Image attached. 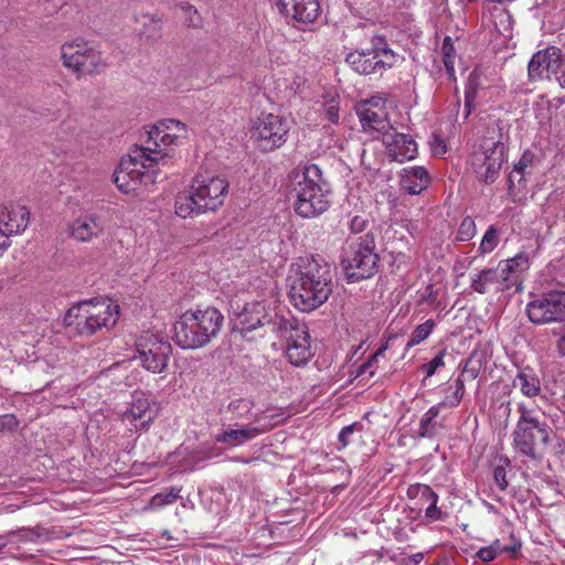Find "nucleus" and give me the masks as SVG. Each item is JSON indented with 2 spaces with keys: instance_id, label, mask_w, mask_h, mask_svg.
Here are the masks:
<instances>
[{
  "instance_id": "nucleus-46",
  "label": "nucleus",
  "mask_w": 565,
  "mask_h": 565,
  "mask_svg": "<svg viewBox=\"0 0 565 565\" xmlns=\"http://www.w3.org/2000/svg\"><path fill=\"white\" fill-rule=\"evenodd\" d=\"M324 116L332 124H337L339 121V102L335 98H332L330 102L326 103Z\"/></svg>"
},
{
  "instance_id": "nucleus-21",
  "label": "nucleus",
  "mask_w": 565,
  "mask_h": 565,
  "mask_svg": "<svg viewBox=\"0 0 565 565\" xmlns=\"http://www.w3.org/2000/svg\"><path fill=\"white\" fill-rule=\"evenodd\" d=\"M407 495L418 500L422 508L425 507V518L430 522L441 521L446 513L438 507L439 495L427 484H413L407 490Z\"/></svg>"
},
{
  "instance_id": "nucleus-49",
  "label": "nucleus",
  "mask_w": 565,
  "mask_h": 565,
  "mask_svg": "<svg viewBox=\"0 0 565 565\" xmlns=\"http://www.w3.org/2000/svg\"><path fill=\"white\" fill-rule=\"evenodd\" d=\"M552 334L557 337L555 350L561 358H565V324L552 330Z\"/></svg>"
},
{
  "instance_id": "nucleus-11",
  "label": "nucleus",
  "mask_w": 565,
  "mask_h": 565,
  "mask_svg": "<svg viewBox=\"0 0 565 565\" xmlns=\"http://www.w3.org/2000/svg\"><path fill=\"white\" fill-rule=\"evenodd\" d=\"M290 130L289 120L280 115L262 114L250 127V139L264 152L280 148Z\"/></svg>"
},
{
  "instance_id": "nucleus-37",
  "label": "nucleus",
  "mask_w": 565,
  "mask_h": 565,
  "mask_svg": "<svg viewBox=\"0 0 565 565\" xmlns=\"http://www.w3.org/2000/svg\"><path fill=\"white\" fill-rule=\"evenodd\" d=\"M435 327V322L433 320H427L422 324H418L415 330L413 331L411 339L407 342V347H414L419 343H422L424 340H426L429 334L431 333L433 329Z\"/></svg>"
},
{
  "instance_id": "nucleus-4",
  "label": "nucleus",
  "mask_w": 565,
  "mask_h": 565,
  "mask_svg": "<svg viewBox=\"0 0 565 565\" xmlns=\"http://www.w3.org/2000/svg\"><path fill=\"white\" fill-rule=\"evenodd\" d=\"M224 316L214 307L186 310L174 323L173 339L182 349L207 345L222 329Z\"/></svg>"
},
{
  "instance_id": "nucleus-57",
  "label": "nucleus",
  "mask_w": 565,
  "mask_h": 565,
  "mask_svg": "<svg viewBox=\"0 0 565 565\" xmlns=\"http://www.w3.org/2000/svg\"><path fill=\"white\" fill-rule=\"evenodd\" d=\"M9 237L2 232V228L0 227V255L3 254V252L9 246Z\"/></svg>"
},
{
  "instance_id": "nucleus-1",
  "label": "nucleus",
  "mask_w": 565,
  "mask_h": 565,
  "mask_svg": "<svg viewBox=\"0 0 565 565\" xmlns=\"http://www.w3.org/2000/svg\"><path fill=\"white\" fill-rule=\"evenodd\" d=\"M145 146H136L124 157L114 172V182L125 194L142 195L156 182L161 167L167 164L168 151L161 147L178 145L188 136L185 124L164 119L148 132Z\"/></svg>"
},
{
  "instance_id": "nucleus-51",
  "label": "nucleus",
  "mask_w": 565,
  "mask_h": 565,
  "mask_svg": "<svg viewBox=\"0 0 565 565\" xmlns=\"http://www.w3.org/2000/svg\"><path fill=\"white\" fill-rule=\"evenodd\" d=\"M141 23L147 26L148 24L151 26L149 31L143 30L142 33L147 36H153L154 33L159 30L160 20L156 19L152 14H142L140 17Z\"/></svg>"
},
{
  "instance_id": "nucleus-29",
  "label": "nucleus",
  "mask_w": 565,
  "mask_h": 565,
  "mask_svg": "<svg viewBox=\"0 0 565 565\" xmlns=\"http://www.w3.org/2000/svg\"><path fill=\"white\" fill-rule=\"evenodd\" d=\"M441 405L431 406L424 415L422 416L418 425L417 435L422 438H433L438 433V427H440L435 419L438 417L441 411Z\"/></svg>"
},
{
  "instance_id": "nucleus-40",
  "label": "nucleus",
  "mask_w": 565,
  "mask_h": 565,
  "mask_svg": "<svg viewBox=\"0 0 565 565\" xmlns=\"http://www.w3.org/2000/svg\"><path fill=\"white\" fill-rule=\"evenodd\" d=\"M544 54H546L545 64L547 65L548 76L551 74H556L562 66L561 51L558 49L552 46V47L544 50Z\"/></svg>"
},
{
  "instance_id": "nucleus-18",
  "label": "nucleus",
  "mask_w": 565,
  "mask_h": 565,
  "mask_svg": "<svg viewBox=\"0 0 565 565\" xmlns=\"http://www.w3.org/2000/svg\"><path fill=\"white\" fill-rule=\"evenodd\" d=\"M383 143L386 148L387 156L397 162L413 160L417 156V143L405 134L397 132L392 128L383 137Z\"/></svg>"
},
{
  "instance_id": "nucleus-53",
  "label": "nucleus",
  "mask_w": 565,
  "mask_h": 565,
  "mask_svg": "<svg viewBox=\"0 0 565 565\" xmlns=\"http://www.w3.org/2000/svg\"><path fill=\"white\" fill-rule=\"evenodd\" d=\"M429 145L434 156H443L447 151L446 143L439 136L434 135L429 141Z\"/></svg>"
},
{
  "instance_id": "nucleus-44",
  "label": "nucleus",
  "mask_w": 565,
  "mask_h": 565,
  "mask_svg": "<svg viewBox=\"0 0 565 565\" xmlns=\"http://www.w3.org/2000/svg\"><path fill=\"white\" fill-rule=\"evenodd\" d=\"M503 463L497 465L493 469L494 482L500 490H505L509 486L507 479V467L509 465L508 459L501 460Z\"/></svg>"
},
{
  "instance_id": "nucleus-6",
  "label": "nucleus",
  "mask_w": 565,
  "mask_h": 565,
  "mask_svg": "<svg viewBox=\"0 0 565 565\" xmlns=\"http://www.w3.org/2000/svg\"><path fill=\"white\" fill-rule=\"evenodd\" d=\"M119 318V306L109 299H92L71 307L64 323L70 333L92 335L98 330L114 327Z\"/></svg>"
},
{
  "instance_id": "nucleus-8",
  "label": "nucleus",
  "mask_w": 565,
  "mask_h": 565,
  "mask_svg": "<svg viewBox=\"0 0 565 565\" xmlns=\"http://www.w3.org/2000/svg\"><path fill=\"white\" fill-rule=\"evenodd\" d=\"M277 334L285 341V355L295 366L306 365L313 356L308 328L294 319H277Z\"/></svg>"
},
{
  "instance_id": "nucleus-20",
  "label": "nucleus",
  "mask_w": 565,
  "mask_h": 565,
  "mask_svg": "<svg viewBox=\"0 0 565 565\" xmlns=\"http://www.w3.org/2000/svg\"><path fill=\"white\" fill-rule=\"evenodd\" d=\"M280 12L299 24H308L320 14L318 0H278Z\"/></svg>"
},
{
  "instance_id": "nucleus-33",
  "label": "nucleus",
  "mask_w": 565,
  "mask_h": 565,
  "mask_svg": "<svg viewBox=\"0 0 565 565\" xmlns=\"http://www.w3.org/2000/svg\"><path fill=\"white\" fill-rule=\"evenodd\" d=\"M449 390L452 391L450 395H447L446 398L439 402L437 405H441L444 407H457L463 396L465 393V380L462 377H457L450 385Z\"/></svg>"
},
{
  "instance_id": "nucleus-2",
  "label": "nucleus",
  "mask_w": 565,
  "mask_h": 565,
  "mask_svg": "<svg viewBox=\"0 0 565 565\" xmlns=\"http://www.w3.org/2000/svg\"><path fill=\"white\" fill-rule=\"evenodd\" d=\"M289 298L303 312L323 305L332 291V275L328 263L320 257H300L289 271Z\"/></svg>"
},
{
  "instance_id": "nucleus-27",
  "label": "nucleus",
  "mask_w": 565,
  "mask_h": 565,
  "mask_svg": "<svg viewBox=\"0 0 565 565\" xmlns=\"http://www.w3.org/2000/svg\"><path fill=\"white\" fill-rule=\"evenodd\" d=\"M401 186L408 194H419L430 184V177L422 166L404 168L401 171Z\"/></svg>"
},
{
  "instance_id": "nucleus-14",
  "label": "nucleus",
  "mask_w": 565,
  "mask_h": 565,
  "mask_svg": "<svg viewBox=\"0 0 565 565\" xmlns=\"http://www.w3.org/2000/svg\"><path fill=\"white\" fill-rule=\"evenodd\" d=\"M529 320L534 324L565 321V291L552 290L526 305Z\"/></svg>"
},
{
  "instance_id": "nucleus-9",
  "label": "nucleus",
  "mask_w": 565,
  "mask_h": 565,
  "mask_svg": "<svg viewBox=\"0 0 565 565\" xmlns=\"http://www.w3.org/2000/svg\"><path fill=\"white\" fill-rule=\"evenodd\" d=\"M345 61L361 75L382 74L396 63L397 55L383 38H375L371 47L350 52Z\"/></svg>"
},
{
  "instance_id": "nucleus-15",
  "label": "nucleus",
  "mask_w": 565,
  "mask_h": 565,
  "mask_svg": "<svg viewBox=\"0 0 565 565\" xmlns=\"http://www.w3.org/2000/svg\"><path fill=\"white\" fill-rule=\"evenodd\" d=\"M137 350L145 369L152 373H161L168 365L172 347L168 341L147 333L138 340Z\"/></svg>"
},
{
  "instance_id": "nucleus-43",
  "label": "nucleus",
  "mask_w": 565,
  "mask_h": 565,
  "mask_svg": "<svg viewBox=\"0 0 565 565\" xmlns=\"http://www.w3.org/2000/svg\"><path fill=\"white\" fill-rule=\"evenodd\" d=\"M387 344L385 345H382L381 348H379L369 359L366 362H364L363 364H361L358 369V373L356 375L358 376H363L365 373H369V377L370 376H373L374 375V372L371 371L370 372V367L372 366L373 363H375L379 358L381 356H384V352L387 350Z\"/></svg>"
},
{
  "instance_id": "nucleus-58",
  "label": "nucleus",
  "mask_w": 565,
  "mask_h": 565,
  "mask_svg": "<svg viewBox=\"0 0 565 565\" xmlns=\"http://www.w3.org/2000/svg\"><path fill=\"white\" fill-rule=\"evenodd\" d=\"M505 547H507V550L504 552H508V551L515 552L518 550L515 546H513V547L505 546Z\"/></svg>"
},
{
  "instance_id": "nucleus-52",
  "label": "nucleus",
  "mask_w": 565,
  "mask_h": 565,
  "mask_svg": "<svg viewBox=\"0 0 565 565\" xmlns=\"http://www.w3.org/2000/svg\"><path fill=\"white\" fill-rule=\"evenodd\" d=\"M477 96V89L472 85V82L469 81L466 90H465V107L467 109V113L470 114L471 109L473 108V103Z\"/></svg>"
},
{
  "instance_id": "nucleus-55",
  "label": "nucleus",
  "mask_w": 565,
  "mask_h": 565,
  "mask_svg": "<svg viewBox=\"0 0 565 565\" xmlns=\"http://www.w3.org/2000/svg\"><path fill=\"white\" fill-rule=\"evenodd\" d=\"M366 225V220L363 216L355 215L350 221V230L353 233H361Z\"/></svg>"
},
{
  "instance_id": "nucleus-42",
  "label": "nucleus",
  "mask_w": 565,
  "mask_h": 565,
  "mask_svg": "<svg viewBox=\"0 0 565 565\" xmlns=\"http://www.w3.org/2000/svg\"><path fill=\"white\" fill-rule=\"evenodd\" d=\"M525 177L526 173L513 168L508 178L509 192L510 194H514V191H520L525 186Z\"/></svg>"
},
{
  "instance_id": "nucleus-25",
  "label": "nucleus",
  "mask_w": 565,
  "mask_h": 565,
  "mask_svg": "<svg viewBox=\"0 0 565 565\" xmlns=\"http://www.w3.org/2000/svg\"><path fill=\"white\" fill-rule=\"evenodd\" d=\"M470 288L477 294L484 295L490 291L501 292L508 290V285L501 281L499 271L494 267L471 273Z\"/></svg>"
},
{
  "instance_id": "nucleus-31",
  "label": "nucleus",
  "mask_w": 565,
  "mask_h": 565,
  "mask_svg": "<svg viewBox=\"0 0 565 565\" xmlns=\"http://www.w3.org/2000/svg\"><path fill=\"white\" fill-rule=\"evenodd\" d=\"M253 408L254 402L243 397L232 399L226 406L227 412L232 414V419L250 418Z\"/></svg>"
},
{
  "instance_id": "nucleus-12",
  "label": "nucleus",
  "mask_w": 565,
  "mask_h": 565,
  "mask_svg": "<svg viewBox=\"0 0 565 565\" xmlns=\"http://www.w3.org/2000/svg\"><path fill=\"white\" fill-rule=\"evenodd\" d=\"M505 160V146L500 140L486 139L480 151L471 156V167L477 179L484 183H493Z\"/></svg>"
},
{
  "instance_id": "nucleus-10",
  "label": "nucleus",
  "mask_w": 565,
  "mask_h": 565,
  "mask_svg": "<svg viewBox=\"0 0 565 565\" xmlns=\"http://www.w3.org/2000/svg\"><path fill=\"white\" fill-rule=\"evenodd\" d=\"M278 414L259 415L254 414L252 420L244 425H230L222 428L213 436L215 443L225 445L227 448L241 447L256 437L271 430L278 425Z\"/></svg>"
},
{
  "instance_id": "nucleus-56",
  "label": "nucleus",
  "mask_w": 565,
  "mask_h": 565,
  "mask_svg": "<svg viewBox=\"0 0 565 565\" xmlns=\"http://www.w3.org/2000/svg\"><path fill=\"white\" fill-rule=\"evenodd\" d=\"M533 160V156L531 153L525 152L519 162L514 166V168L527 173V168L531 167Z\"/></svg>"
},
{
  "instance_id": "nucleus-36",
  "label": "nucleus",
  "mask_w": 565,
  "mask_h": 565,
  "mask_svg": "<svg viewBox=\"0 0 565 565\" xmlns=\"http://www.w3.org/2000/svg\"><path fill=\"white\" fill-rule=\"evenodd\" d=\"M499 244V231L494 225H490L483 234L478 252L480 255H487L494 250Z\"/></svg>"
},
{
  "instance_id": "nucleus-35",
  "label": "nucleus",
  "mask_w": 565,
  "mask_h": 565,
  "mask_svg": "<svg viewBox=\"0 0 565 565\" xmlns=\"http://www.w3.org/2000/svg\"><path fill=\"white\" fill-rule=\"evenodd\" d=\"M181 488L171 487L168 490L154 494L150 501V505L153 509H160L162 507L174 503L180 497Z\"/></svg>"
},
{
  "instance_id": "nucleus-16",
  "label": "nucleus",
  "mask_w": 565,
  "mask_h": 565,
  "mask_svg": "<svg viewBox=\"0 0 565 565\" xmlns=\"http://www.w3.org/2000/svg\"><path fill=\"white\" fill-rule=\"evenodd\" d=\"M553 430L547 424L529 427H515L513 431L514 448L524 456L535 458L550 443Z\"/></svg>"
},
{
  "instance_id": "nucleus-41",
  "label": "nucleus",
  "mask_w": 565,
  "mask_h": 565,
  "mask_svg": "<svg viewBox=\"0 0 565 565\" xmlns=\"http://www.w3.org/2000/svg\"><path fill=\"white\" fill-rule=\"evenodd\" d=\"M507 547H502L499 540L494 541L491 545L481 547L477 552L478 558H480L482 562H491L495 558V556L502 552H504Z\"/></svg>"
},
{
  "instance_id": "nucleus-39",
  "label": "nucleus",
  "mask_w": 565,
  "mask_h": 565,
  "mask_svg": "<svg viewBox=\"0 0 565 565\" xmlns=\"http://www.w3.org/2000/svg\"><path fill=\"white\" fill-rule=\"evenodd\" d=\"M34 533L30 530L9 532L6 534V536H0V552L7 546L9 542H32L34 541Z\"/></svg>"
},
{
  "instance_id": "nucleus-3",
  "label": "nucleus",
  "mask_w": 565,
  "mask_h": 565,
  "mask_svg": "<svg viewBox=\"0 0 565 565\" xmlns=\"http://www.w3.org/2000/svg\"><path fill=\"white\" fill-rule=\"evenodd\" d=\"M228 183L225 179L211 173H198L189 191L175 198V214L186 218L196 214L214 212L223 205L227 195Z\"/></svg>"
},
{
  "instance_id": "nucleus-7",
  "label": "nucleus",
  "mask_w": 565,
  "mask_h": 565,
  "mask_svg": "<svg viewBox=\"0 0 565 565\" xmlns=\"http://www.w3.org/2000/svg\"><path fill=\"white\" fill-rule=\"evenodd\" d=\"M377 260L373 238L364 235L348 245L341 263L347 279L353 282L372 277L376 271Z\"/></svg>"
},
{
  "instance_id": "nucleus-34",
  "label": "nucleus",
  "mask_w": 565,
  "mask_h": 565,
  "mask_svg": "<svg viewBox=\"0 0 565 565\" xmlns=\"http://www.w3.org/2000/svg\"><path fill=\"white\" fill-rule=\"evenodd\" d=\"M441 57L443 63L445 65L446 72L450 78L455 77V60H456V51L454 47V42L450 36H446L444 39L441 45Z\"/></svg>"
},
{
  "instance_id": "nucleus-38",
  "label": "nucleus",
  "mask_w": 565,
  "mask_h": 565,
  "mask_svg": "<svg viewBox=\"0 0 565 565\" xmlns=\"http://www.w3.org/2000/svg\"><path fill=\"white\" fill-rule=\"evenodd\" d=\"M477 233L476 223L470 216H466L458 228L456 239L459 242H468L475 237Z\"/></svg>"
},
{
  "instance_id": "nucleus-48",
  "label": "nucleus",
  "mask_w": 565,
  "mask_h": 565,
  "mask_svg": "<svg viewBox=\"0 0 565 565\" xmlns=\"http://www.w3.org/2000/svg\"><path fill=\"white\" fill-rule=\"evenodd\" d=\"M444 356L445 352H439L431 361L423 365L427 377L433 376L436 371L444 365Z\"/></svg>"
},
{
  "instance_id": "nucleus-50",
  "label": "nucleus",
  "mask_w": 565,
  "mask_h": 565,
  "mask_svg": "<svg viewBox=\"0 0 565 565\" xmlns=\"http://www.w3.org/2000/svg\"><path fill=\"white\" fill-rule=\"evenodd\" d=\"M180 9L186 17L189 23L193 26H196L200 24V15L198 13V10L190 3L185 2L180 6Z\"/></svg>"
},
{
  "instance_id": "nucleus-47",
  "label": "nucleus",
  "mask_w": 565,
  "mask_h": 565,
  "mask_svg": "<svg viewBox=\"0 0 565 565\" xmlns=\"http://www.w3.org/2000/svg\"><path fill=\"white\" fill-rule=\"evenodd\" d=\"M18 426L19 420L13 414L0 415V433L13 431Z\"/></svg>"
},
{
  "instance_id": "nucleus-13",
  "label": "nucleus",
  "mask_w": 565,
  "mask_h": 565,
  "mask_svg": "<svg viewBox=\"0 0 565 565\" xmlns=\"http://www.w3.org/2000/svg\"><path fill=\"white\" fill-rule=\"evenodd\" d=\"M61 53L64 66L78 75L96 73L104 66L100 53L83 40L65 43Z\"/></svg>"
},
{
  "instance_id": "nucleus-45",
  "label": "nucleus",
  "mask_w": 565,
  "mask_h": 565,
  "mask_svg": "<svg viewBox=\"0 0 565 565\" xmlns=\"http://www.w3.org/2000/svg\"><path fill=\"white\" fill-rule=\"evenodd\" d=\"M480 367H481V364L479 361L475 360L472 356L469 358L463 366V370H462V373H461V376L462 377H466V379H469V380H475L478 377L479 373H480Z\"/></svg>"
},
{
  "instance_id": "nucleus-17",
  "label": "nucleus",
  "mask_w": 565,
  "mask_h": 565,
  "mask_svg": "<svg viewBox=\"0 0 565 565\" xmlns=\"http://www.w3.org/2000/svg\"><path fill=\"white\" fill-rule=\"evenodd\" d=\"M277 319L284 318L277 315H270L263 302L254 301L246 303L243 310L237 315L235 328L243 337H246L247 332L265 326L270 327L271 331L277 332Z\"/></svg>"
},
{
  "instance_id": "nucleus-5",
  "label": "nucleus",
  "mask_w": 565,
  "mask_h": 565,
  "mask_svg": "<svg viewBox=\"0 0 565 565\" xmlns=\"http://www.w3.org/2000/svg\"><path fill=\"white\" fill-rule=\"evenodd\" d=\"M295 211L305 218L316 217L330 206V186L321 169L313 163L300 167L295 173Z\"/></svg>"
},
{
  "instance_id": "nucleus-23",
  "label": "nucleus",
  "mask_w": 565,
  "mask_h": 565,
  "mask_svg": "<svg viewBox=\"0 0 565 565\" xmlns=\"http://www.w3.org/2000/svg\"><path fill=\"white\" fill-rule=\"evenodd\" d=\"M29 223V211L25 206L11 203L0 210V227L10 237L24 231Z\"/></svg>"
},
{
  "instance_id": "nucleus-24",
  "label": "nucleus",
  "mask_w": 565,
  "mask_h": 565,
  "mask_svg": "<svg viewBox=\"0 0 565 565\" xmlns=\"http://www.w3.org/2000/svg\"><path fill=\"white\" fill-rule=\"evenodd\" d=\"M358 115L360 118V122L365 132H375L377 138L382 135V138L386 132H388L393 127L390 125L386 115L381 109H374L370 107V102L365 103L358 109Z\"/></svg>"
},
{
  "instance_id": "nucleus-22",
  "label": "nucleus",
  "mask_w": 565,
  "mask_h": 565,
  "mask_svg": "<svg viewBox=\"0 0 565 565\" xmlns=\"http://www.w3.org/2000/svg\"><path fill=\"white\" fill-rule=\"evenodd\" d=\"M154 417L156 411L151 407L150 399L141 392L134 395L130 407L122 414V420L137 429L146 428Z\"/></svg>"
},
{
  "instance_id": "nucleus-54",
  "label": "nucleus",
  "mask_w": 565,
  "mask_h": 565,
  "mask_svg": "<svg viewBox=\"0 0 565 565\" xmlns=\"http://www.w3.org/2000/svg\"><path fill=\"white\" fill-rule=\"evenodd\" d=\"M356 429V424L348 425L343 427L338 436L339 443L342 445V447H347L351 441V436Z\"/></svg>"
},
{
  "instance_id": "nucleus-30",
  "label": "nucleus",
  "mask_w": 565,
  "mask_h": 565,
  "mask_svg": "<svg viewBox=\"0 0 565 565\" xmlns=\"http://www.w3.org/2000/svg\"><path fill=\"white\" fill-rule=\"evenodd\" d=\"M518 412L520 417L515 427H533L546 424L545 420L540 419V409L536 407H530L522 402L518 404Z\"/></svg>"
},
{
  "instance_id": "nucleus-19",
  "label": "nucleus",
  "mask_w": 565,
  "mask_h": 565,
  "mask_svg": "<svg viewBox=\"0 0 565 565\" xmlns=\"http://www.w3.org/2000/svg\"><path fill=\"white\" fill-rule=\"evenodd\" d=\"M105 230L103 217L94 212L78 215L70 225V236L77 242L87 243L99 237Z\"/></svg>"
},
{
  "instance_id": "nucleus-26",
  "label": "nucleus",
  "mask_w": 565,
  "mask_h": 565,
  "mask_svg": "<svg viewBox=\"0 0 565 565\" xmlns=\"http://www.w3.org/2000/svg\"><path fill=\"white\" fill-rule=\"evenodd\" d=\"M529 268V259L524 254H518L512 258L501 260L495 267L502 282L508 289L520 282L521 275Z\"/></svg>"
},
{
  "instance_id": "nucleus-32",
  "label": "nucleus",
  "mask_w": 565,
  "mask_h": 565,
  "mask_svg": "<svg viewBox=\"0 0 565 565\" xmlns=\"http://www.w3.org/2000/svg\"><path fill=\"white\" fill-rule=\"evenodd\" d=\"M545 62L546 54H544V51H540L532 56L527 67L529 76L532 81H539L548 77L547 65Z\"/></svg>"
},
{
  "instance_id": "nucleus-28",
  "label": "nucleus",
  "mask_w": 565,
  "mask_h": 565,
  "mask_svg": "<svg viewBox=\"0 0 565 565\" xmlns=\"http://www.w3.org/2000/svg\"><path fill=\"white\" fill-rule=\"evenodd\" d=\"M512 385L527 398H535L542 393L541 380L535 370L530 366L521 367L518 370Z\"/></svg>"
}]
</instances>
